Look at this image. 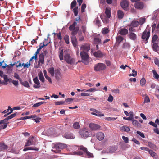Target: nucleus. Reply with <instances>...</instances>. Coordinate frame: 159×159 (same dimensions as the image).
Returning a JSON list of instances; mask_svg holds the SVG:
<instances>
[{
    "label": "nucleus",
    "instance_id": "58",
    "mask_svg": "<svg viewBox=\"0 0 159 159\" xmlns=\"http://www.w3.org/2000/svg\"><path fill=\"white\" fill-rule=\"evenodd\" d=\"M136 133L137 134L140 136L142 138H145V137L144 134L143 133L139 131H137Z\"/></svg>",
    "mask_w": 159,
    "mask_h": 159
},
{
    "label": "nucleus",
    "instance_id": "46",
    "mask_svg": "<svg viewBox=\"0 0 159 159\" xmlns=\"http://www.w3.org/2000/svg\"><path fill=\"white\" fill-rule=\"evenodd\" d=\"M7 75L4 74L3 71L0 70V76L2 78H3L4 80H7Z\"/></svg>",
    "mask_w": 159,
    "mask_h": 159
},
{
    "label": "nucleus",
    "instance_id": "9",
    "mask_svg": "<svg viewBox=\"0 0 159 159\" xmlns=\"http://www.w3.org/2000/svg\"><path fill=\"white\" fill-rule=\"evenodd\" d=\"M120 5L122 8L125 10L128 11L129 9V3L127 0H123L120 3Z\"/></svg>",
    "mask_w": 159,
    "mask_h": 159
},
{
    "label": "nucleus",
    "instance_id": "10",
    "mask_svg": "<svg viewBox=\"0 0 159 159\" xmlns=\"http://www.w3.org/2000/svg\"><path fill=\"white\" fill-rule=\"evenodd\" d=\"M94 57L97 58H101L103 57L106 56V54L103 53L100 50H98L97 51L93 53Z\"/></svg>",
    "mask_w": 159,
    "mask_h": 159
},
{
    "label": "nucleus",
    "instance_id": "52",
    "mask_svg": "<svg viewBox=\"0 0 159 159\" xmlns=\"http://www.w3.org/2000/svg\"><path fill=\"white\" fill-rule=\"evenodd\" d=\"M63 50L59 52V57L60 60L61 61L63 60Z\"/></svg>",
    "mask_w": 159,
    "mask_h": 159
},
{
    "label": "nucleus",
    "instance_id": "26",
    "mask_svg": "<svg viewBox=\"0 0 159 159\" xmlns=\"http://www.w3.org/2000/svg\"><path fill=\"white\" fill-rule=\"evenodd\" d=\"M148 146L151 148L155 150H156L157 149V147L156 146V145L152 143L151 142H148Z\"/></svg>",
    "mask_w": 159,
    "mask_h": 159
},
{
    "label": "nucleus",
    "instance_id": "20",
    "mask_svg": "<svg viewBox=\"0 0 159 159\" xmlns=\"http://www.w3.org/2000/svg\"><path fill=\"white\" fill-rule=\"evenodd\" d=\"M39 61L38 65H39L40 63L43 64L44 63V56L43 53L40 54L39 55Z\"/></svg>",
    "mask_w": 159,
    "mask_h": 159
},
{
    "label": "nucleus",
    "instance_id": "40",
    "mask_svg": "<svg viewBox=\"0 0 159 159\" xmlns=\"http://www.w3.org/2000/svg\"><path fill=\"white\" fill-rule=\"evenodd\" d=\"M77 5V2L75 0H74L71 4L70 8L72 9L74 8Z\"/></svg>",
    "mask_w": 159,
    "mask_h": 159
},
{
    "label": "nucleus",
    "instance_id": "19",
    "mask_svg": "<svg viewBox=\"0 0 159 159\" xmlns=\"http://www.w3.org/2000/svg\"><path fill=\"white\" fill-rule=\"evenodd\" d=\"M96 138L98 140H102L104 138V134L102 132H98L97 133Z\"/></svg>",
    "mask_w": 159,
    "mask_h": 159
},
{
    "label": "nucleus",
    "instance_id": "5",
    "mask_svg": "<svg viewBox=\"0 0 159 159\" xmlns=\"http://www.w3.org/2000/svg\"><path fill=\"white\" fill-rule=\"evenodd\" d=\"M79 133L83 138H87L89 135L88 129L87 128H84L80 129L79 130Z\"/></svg>",
    "mask_w": 159,
    "mask_h": 159
},
{
    "label": "nucleus",
    "instance_id": "44",
    "mask_svg": "<svg viewBox=\"0 0 159 159\" xmlns=\"http://www.w3.org/2000/svg\"><path fill=\"white\" fill-rule=\"evenodd\" d=\"M146 82L145 79L144 78H142L140 81V85L143 86L145 85Z\"/></svg>",
    "mask_w": 159,
    "mask_h": 159
},
{
    "label": "nucleus",
    "instance_id": "7",
    "mask_svg": "<svg viewBox=\"0 0 159 159\" xmlns=\"http://www.w3.org/2000/svg\"><path fill=\"white\" fill-rule=\"evenodd\" d=\"M79 149L83 150L86 154L88 158H93L94 157L93 154L89 152L87 150L86 148L84 147L83 146H80L79 148Z\"/></svg>",
    "mask_w": 159,
    "mask_h": 159
},
{
    "label": "nucleus",
    "instance_id": "27",
    "mask_svg": "<svg viewBox=\"0 0 159 159\" xmlns=\"http://www.w3.org/2000/svg\"><path fill=\"white\" fill-rule=\"evenodd\" d=\"M7 146L4 143H0V151H4L7 149Z\"/></svg>",
    "mask_w": 159,
    "mask_h": 159
},
{
    "label": "nucleus",
    "instance_id": "22",
    "mask_svg": "<svg viewBox=\"0 0 159 159\" xmlns=\"http://www.w3.org/2000/svg\"><path fill=\"white\" fill-rule=\"evenodd\" d=\"M117 17L119 19H122L124 16V13L123 11L120 10H118L117 11Z\"/></svg>",
    "mask_w": 159,
    "mask_h": 159
},
{
    "label": "nucleus",
    "instance_id": "21",
    "mask_svg": "<svg viewBox=\"0 0 159 159\" xmlns=\"http://www.w3.org/2000/svg\"><path fill=\"white\" fill-rule=\"evenodd\" d=\"M63 136L67 139H73L75 138L73 134L71 133H66Z\"/></svg>",
    "mask_w": 159,
    "mask_h": 159
},
{
    "label": "nucleus",
    "instance_id": "4",
    "mask_svg": "<svg viewBox=\"0 0 159 159\" xmlns=\"http://www.w3.org/2000/svg\"><path fill=\"white\" fill-rule=\"evenodd\" d=\"M106 68V66L105 64L99 63L95 65L94 69L95 71H100L105 70Z\"/></svg>",
    "mask_w": 159,
    "mask_h": 159
},
{
    "label": "nucleus",
    "instance_id": "47",
    "mask_svg": "<svg viewBox=\"0 0 159 159\" xmlns=\"http://www.w3.org/2000/svg\"><path fill=\"white\" fill-rule=\"evenodd\" d=\"M102 33L104 34H107L109 32V30L108 28H104L102 29Z\"/></svg>",
    "mask_w": 159,
    "mask_h": 159
},
{
    "label": "nucleus",
    "instance_id": "39",
    "mask_svg": "<svg viewBox=\"0 0 159 159\" xmlns=\"http://www.w3.org/2000/svg\"><path fill=\"white\" fill-rule=\"evenodd\" d=\"M94 43L97 44H100L101 43V40L98 38H95L94 39Z\"/></svg>",
    "mask_w": 159,
    "mask_h": 159
},
{
    "label": "nucleus",
    "instance_id": "60",
    "mask_svg": "<svg viewBox=\"0 0 159 159\" xmlns=\"http://www.w3.org/2000/svg\"><path fill=\"white\" fill-rule=\"evenodd\" d=\"M116 119V118L114 117H106L105 118V120L108 121H114Z\"/></svg>",
    "mask_w": 159,
    "mask_h": 159
},
{
    "label": "nucleus",
    "instance_id": "16",
    "mask_svg": "<svg viewBox=\"0 0 159 159\" xmlns=\"http://www.w3.org/2000/svg\"><path fill=\"white\" fill-rule=\"evenodd\" d=\"M128 33V31L125 28H122L120 29L118 32V34L121 35H126Z\"/></svg>",
    "mask_w": 159,
    "mask_h": 159
},
{
    "label": "nucleus",
    "instance_id": "56",
    "mask_svg": "<svg viewBox=\"0 0 159 159\" xmlns=\"http://www.w3.org/2000/svg\"><path fill=\"white\" fill-rule=\"evenodd\" d=\"M56 105H63L65 104V102L63 101H59L56 102L55 103Z\"/></svg>",
    "mask_w": 159,
    "mask_h": 159
},
{
    "label": "nucleus",
    "instance_id": "63",
    "mask_svg": "<svg viewBox=\"0 0 159 159\" xmlns=\"http://www.w3.org/2000/svg\"><path fill=\"white\" fill-rule=\"evenodd\" d=\"M82 32L84 34H85L86 31V27L85 25H82L81 27Z\"/></svg>",
    "mask_w": 159,
    "mask_h": 159
},
{
    "label": "nucleus",
    "instance_id": "32",
    "mask_svg": "<svg viewBox=\"0 0 159 159\" xmlns=\"http://www.w3.org/2000/svg\"><path fill=\"white\" fill-rule=\"evenodd\" d=\"M39 78L40 80L43 83L44 82V78L42 72H40L38 74Z\"/></svg>",
    "mask_w": 159,
    "mask_h": 159
},
{
    "label": "nucleus",
    "instance_id": "24",
    "mask_svg": "<svg viewBox=\"0 0 159 159\" xmlns=\"http://www.w3.org/2000/svg\"><path fill=\"white\" fill-rule=\"evenodd\" d=\"M105 13L107 18H110L111 16V8H106Z\"/></svg>",
    "mask_w": 159,
    "mask_h": 159
},
{
    "label": "nucleus",
    "instance_id": "35",
    "mask_svg": "<svg viewBox=\"0 0 159 159\" xmlns=\"http://www.w3.org/2000/svg\"><path fill=\"white\" fill-rule=\"evenodd\" d=\"M121 130L125 132H128L130 131V128L127 126H123L121 128Z\"/></svg>",
    "mask_w": 159,
    "mask_h": 159
},
{
    "label": "nucleus",
    "instance_id": "49",
    "mask_svg": "<svg viewBox=\"0 0 159 159\" xmlns=\"http://www.w3.org/2000/svg\"><path fill=\"white\" fill-rule=\"evenodd\" d=\"M73 153L75 155L81 156L83 154V152L82 151H75L73 152Z\"/></svg>",
    "mask_w": 159,
    "mask_h": 159
},
{
    "label": "nucleus",
    "instance_id": "29",
    "mask_svg": "<svg viewBox=\"0 0 159 159\" xmlns=\"http://www.w3.org/2000/svg\"><path fill=\"white\" fill-rule=\"evenodd\" d=\"M39 150V148L37 147H26L24 148L23 150V151H25L28 150H34L36 151H38Z\"/></svg>",
    "mask_w": 159,
    "mask_h": 159
},
{
    "label": "nucleus",
    "instance_id": "37",
    "mask_svg": "<svg viewBox=\"0 0 159 159\" xmlns=\"http://www.w3.org/2000/svg\"><path fill=\"white\" fill-rule=\"evenodd\" d=\"M12 67H11L10 66L8 65L7 67L6 68L7 73L9 74H11L12 72Z\"/></svg>",
    "mask_w": 159,
    "mask_h": 159
},
{
    "label": "nucleus",
    "instance_id": "3",
    "mask_svg": "<svg viewBox=\"0 0 159 159\" xmlns=\"http://www.w3.org/2000/svg\"><path fill=\"white\" fill-rule=\"evenodd\" d=\"M77 25V22L74 21L73 24L69 27V30L72 31L71 35H76L78 33L79 28L78 27L76 26Z\"/></svg>",
    "mask_w": 159,
    "mask_h": 159
},
{
    "label": "nucleus",
    "instance_id": "12",
    "mask_svg": "<svg viewBox=\"0 0 159 159\" xmlns=\"http://www.w3.org/2000/svg\"><path fill=\"white\" fill-rule=\"evenodd\" d=\"M150 32L149 31H148V32H147L146 31H145L143 33L142 36V39H146V43H147L148 42V40L150 36Z\"/></svg>",
    "mask_w": 159,
    "mask_h": 159
},
{
    "label": "nucleus",
    "instance_id": "28",
    "mask_svg": "<svg viewBox=\"0 0 159 159\" xmlns=\"http://www.w3.org/2000/svg\"><path fill=\"white\" fill-rule=\"evenodd\" d=\"M152 47L154 51L157 52V51H158L159 46L157 43H153V45H152Z\"/></svg>",
    "mask_w": 159,
    "mask_h": 159
},
{
    "label": "nucleus",
    "instance_id": "38",
    "mask_svg": "<svg viewBox=\"0 0 159 159\" xmlns=\"http://www.w3.org/2000/svg\"><path fill=\"white\" fill-rule=\"evenodd\" d=\"M48 71L51 76H54V69L53 67L49 68L48 69Z\"/></svg>",
    "mask_w": 159,
    "mask_h": 159
},
{
    "label": "nucleus",
    "instance_id": "34",
    "mask_svg": "<svg viewBox=\"0 0 159 159\" xmlns=\"http://www.w3.org/2000/svg\"><path fill=\"white\" fill-rule=\"evenodd\" d=\"M148 152L150 155L153 157L155 158L156 157H157V156L156 153L154 152L153 150H150Z\"/></svg>",
    "mask_w": 159,
    "mask_h": 159
},
{
    "label": "nucleus",
    "instance_id": "14",
    "mask_svg": "<svg viewBox=\"0 0 159 159\" xmlns=\"http://www.w3.org/2000/svg\"><path fill=\"white\" fill-rule=\"evenodd\" d=\"M55 77L56 80L58 81L60 80L61 79L62 75L59 70H56Z\"/></svg>",
    "mask_w": 159,
    "mask_h": 159
},
{
    "label": "nucleus",
    "instance_id": "43",
    "mask_svg": "<svg viewBox=\"0 0 159 159\" xmlns=\"http://www.w3.org/2000/svg\"><path fill=\"white\" fill-rule=\"evenodd\" d=\"M17 114L18 113L17 112H16L13 114H11L10 116L6 117L7 119V120L11 119L17 115Z\"/></svg>",
    "mask_w": 159,
    "mask_h": 159
},
{
    "label": "nucleus",
    "instance_id": "8",
    "mask_svg": "<svg viewBox=\"0 0 159 159\" xmlns=\"http://www.w3.org/2000/svg\"><path fill=\"white\" fill-rule=\"evenodd\" d=\"M90 49V45L87 43H85L82 45L80 47L81 51H84V52H88Z\"/></svg>",
    "mask_w": 159,
    "mask_h": 159
},
{
    "label": "nucleus",
    "instance_id": "45",
    "mask_svg": "<svg viewBox=\"0 0 159 159\" xmlns=\"http://www.w3.org/2000/svg\"><path fill=\"white\" fill-rule=\"evenodd\" d=\"M44 103H45L44 102L41 101V102H38V103H35V104H34L32 106V107H37L40 106V105L43 104Z\"/></svg>",
    "mask_w": 159,
    "mask_h": 159
},
{
    "label": "nucleus",
    "instance_id": "36",
    "mask_svg": "<svg viewBox=\"0 0 159 159\" xmlns=\"http://www.w3.org/2000/svg\"><path fill=\"white\" fill-rule=\"evenodd\" d=\"M73 126L75 129H79L80 127L79 123L77 122H75L73 123Z\"/></svg>",
    "mask_w": 159,
    "mask_h": 159
},
{
    "label": "nucleus",
    "instance_id": "42",
    "mask_svg": "<svg viewBox=\"0 0 159 159\" xmlns=\"http://www.w3.org/2000/svg\"><path fill=\"white\" fill-rule=\"evenodd\" d=\"M78 7H75L74 8H73V11L74 13V15L75 16H77L78 14Z\"/></svg>",
    "mask_w": 159,
    "mask_h": 159
},
{
    "label": "nucleus",
    "instance_id": "48",
    "mask_svg": "<svg viewBox=\"0 0 159 159\" xmlns=\"http://www.w3.org/2000/svg\"><path fill=\"white\" fill-rule=\"evenodd\" d=\"M158 38V36L157 35H154L152 39V43H154L155 42L156 40Z\"/></svg>",
    "mask_w": 159,
    "mask_h": 159
},
{
    "label": "nucleus",
    "instance_id": "13",
    "mask_svg": "<svg viewBox=\"0 0 159 159\" xmlns=\"http://www.w3.org/2000/svg\"><path fill=\"white\" fill-rule=\"evenodd\" d=\"M75 35H71L72 36L71 37V42L74 47H76L78 45V42Z\"/></svg>",
    "mask_w": 159,
    "mask_h": 159
},
{
    "label": "nucleus",
    "instance_id": "55",
    "mask_svg": "<svg viewBox=\"0 0 159 159\" xmlns=\"http://www.w3.org/2000/svg\"><path fill=\"white\" fill-rule=\"evenodd\" d=\"M117 150L116 148L114 146L111 147L109 148V151L111 152H113Z\"/></svg>",
    "mask_w": 159,
    "mask_h": 159
},
{
    "label": "nucleus",
    "instance_id": "30",
    "mask_svg": "<svg viewBox=\"0 0 159 159\" xmlns=\"http://www.w3.org/2000/svg\"><path fill=\"white\" fill-rule=\"evenodd\" d=\"M133 125L136 127L140 128L141 127V124L139 123L138 121L136 120H133L132 121Z\"/></svg>",
    "mask_w": 159,
    "mask_h": 159
},
{
    "label": "nucleus",
    "instance_id": "11",
    "mask_svg": "<svg viewBox=\"0 0 159 159\" xmlns=\"http://www.w3.org/2000/svg\"><path fill=\"white\" fill-rule=\"evenodd\" d=\"M89 127L90 129L93 131H96L99 129L101 126L99 125L93 123H91L89 125Z\"/></svg>",
    "mask_w": 159,
    "mask_h": 159
},
{
    "label": "nucleus",
    "instance_id": "2",
    "mask_svg": "<svg viewBox=\"0 0 159 159\" xmlns=\"http://www.w3.org/2000/svg\"><path fill=\"white\" fill-rule=\"evenodd\" d=\"M80 55L82 59L81 62L85 65H88L89 61V57L88 52L81 51Z\"/></svg>",
    "mask_w": 159,
    "mask_h": 159
},
{
    "label": "nucleus",
    "instance_id": "62",
    "mask_svg": "<svg viewBox=\"0 0 159 159\" xmlns=\"http://www.w3.org/2000/svg\"><path fill=\"white\" fill-rule=\"evenodd\" d=\"M22 84L24 86H25L26 87H27V88L29 87V84L26 81L23 82V83H22Z\"/></svg>",
    "mask_w": 159,
    "mask_h": 159
},
{
    "label": "nucleus",
    "instance_id": "25",
    "mask_svg": "<svg viewBox=\"0 0 159 159\" xmlns=\"http://www.w3.org/2000/svg\"><path fill=\"white\" fill-rule=\"evenodd\" d=\"M129 37L131 39L133 40H135L137 38V36L134 33H129Z\"/></svg>",
    "mask_w": 159,
    "mask_h": 159
},
{
    "label": "nucleus",
    "instance_id": "61",
    "mask_svg": "<svg viewBox=\"0 0 159 159\" xmlns=\"http://www.w3.org/2000/svg\"><path fill=\"white\" fill-rule=\"evenodd\" d=\"M133 28L134 27H131L129 28V33H134V32H135V29H134Z\"/></svg>",
    "mask_w": 159,
    "mask_h": 159
},
{
    "label": "nucleus",
    "instance_id": "1",
    "mask_svg": "<svg viewBox=\"0 0 159 159\" xmlns=\"http://www.w3.org/2000/svg\"><path fill=\"white\" fill-rule=\"evenodd\" d=\"M66 145L61 143H57L53 145L52 150L55 153H58L59 150L67 147Z\"/></svg>",
    "mask_w": 159,
    "mask_h": 159
},
{
    "label": "nucleus",
    "instance_id": "50",
    "mask_svg": "<svg viewBox=\"0 0 159 159\" xmlns=\"http://www.w3.org/2000/svg\"><path fill=\"white\" fill-rule=\"evenodd\" d=\"M86 7V5L85 4L83 3L82 4L81 7V11L82 13H83L85 11V9Z\"/></svg>",
    "mask_w": 159,
    "mask_h": 159
},
{
    "label": "nucleus",
    "instance_id": "59",
    "mask_svg": "<svg viewBox=\"0 0 159 159\" xmlns=\"http://www.w3.org/2000/svg\"><path fill=\"white\" fill-rule=\"evenodd\" d=\"M48 43H46V44H45L44 43H43V45L42 43H40L39 46V49L41 50L42 48H43L44 46H47Z\"/></svg>",
    "mask_w": 159,
    "mask_h": 159
},
{
    "label": "nucleus",
    "instance_id": "51",
    "mask_svg": "<svg viewBox=\"0 0 159 159\" xmlns=\"http://www.w3.org/2000/svg\"><path fill=\"white\" fill-rule=\"evenodd\" d=\"M156 24L155 23L153 22L152 27V32L156 30Z\"/></svg>",
    "mask_w": 159,
    "mask_h": 159
},
{
    "label": "nucleus",
    "instance_id": "53",
    "mask_svg": "<svg viewBox=\"0 0 159 159\" xmlns=\"http://www.w3.org/2000/svg\"><path fill=\"white\" fill-rule=\"evenodd\" d=\"M152 72L154 75V77L156 79H158L159 78V75L156 72V71L155 70H153Z\"/></svg>",
    "mask_w": 159,
    "mask_h": 159
},
{
    "label": "nucleus",
    "instance_id": "17",
    "mask_svg": "<svg viewBox=\"0 0 159 159\" xmlns=\"http://www.w3.org/2000/svg\"><path fill=\"white\" fill-rule=\"evenodd\" d=\"M34 144V137H30L28 139V140L26 143L25 146H29L32 145H33Z\"/></svg>",
    "mask_w": 159,
    "mask_h": 159
},
{
    "label": "nucleus",
    "instance_id": "18",
    "mask_svg": "<svg viewBox=\"0 0 159 159\" xmlns=\"http://www.w3.org/2000/svg\"><path fill=\"white\" fill-rule=\"evenodd\" d=\"M33 81L34 83L37 84V85L34 84L33 85V87L34 88H39L40 87L39 81L37 77H36L33 79Z\"/></svg>",
    "mask_w": 159,
    "mask_h": 159
},
{
    "label": "nucleus",
    "instance_id": "23",
    "mask_svg": "<svg viewBox=\"0 0 159 159\" xmlns=\"http://www.w3.org/2000/svg\"><path fill=\"white\" fill-rule=\"evenodd\" d=\"M139 22L138 21L134 20H133L129 25L130 27H137L139 26Z\"/></svg>",
    "mask_w": 159,
    "mask_h": 159
},
{
    "label": "nucleus",
    "instance_id": "41",
    "mask_svg": "<svg viewBox=\"0 0 159 159\" xmlns=\"http://www.w3.org/2000/svg\"><path fill=\"white\" fill-rule=\"evenodd\" d=\"M64 39L67 44H69V37L68 35H65L64 37Z\"/></svg>",
    "mask_w": 159,
    "mask_h": 159
},
{
    "label": "nucleus",
    "instance_id": "31",
    "mask_svg": "<svg viewBox=\"0 0 159 159\" xmlns=\"http://www.w3.org/2000/svg\"><path fill=\"white\" fill-rule=\"evenodd\" d=\"M91 114L98 116H104V114H102L101 112L97 110L96 111L95 113L92 112L91 113Z\"/></svg>",
    "mask_w": 159,
    "mask_h": 159
},
{
    "label": "nucleus",
    "instance_id": "64",
    "mask_svg": "<svg viewBox=\"0 0 159 159\" xmlns=\"http://www.w3.org/2000/svg\"><path fill=\"white\" fill-rule=\"evenodd\" d=\"M122 139L124 141L125 143H127L128 142L129 139L127 137H126L124 136H123L122 137Z\"/></svg>",
    "mask_w": 159,
    "mask_h": 159
},
{
    "label": "nucleus",
    "instance_id": "54",
    "mask_svg": "<svg viewBox=\"0 0 159 159\" xmlns=\"http://www.w3.org/2000/svg\"><path fill=\"white\" fill-rule=\"evenodd\" d=\"M145 18H140L139 19V24L141 25H143L145 21Z\"/></svg>",
    "mask_w": 159,
    "mask_h": 159
},
{
    "label": "nucleus",
    "instance_id": "6",
    "mask_svg": "<svg viewBox=\"0 0 159 159\" xmlns=\"http://www.w3.org/2000/svg\"><path fill=\"white\" fill-rule=\"evenodd\" d=\"M64 58L68 64L72 65L75 62V59L68 54L64 55Z\"/></svg>",
    "mask_w": 159,
    "mask_h": 159
},
{
    "label": "nucleus",
    "instance_id": "33",
    "mask_svg": "<svg viewBox=\"0 0 159 159\" xmlns=\"http://www.w3.org/2000/svg\"><path fill=\"white\" fill-rule=\"evenodd\" d=\"M124 39V38L121 36H118L116 37V42L117 43L119 44Z\"/></svg>",
    "mask_w": 159,
    "mask_h": 159
},
{
    "label": "nucleus",
    "instance_id": "15",
    "mask_svg": "<svg viewBox=\"0 0 159 159\" xmlns=\"http://www.w3.org/2000/svg\"><path fill=\"white\" fill-rule=\"evenodd\" d=\"M134 6L137 9H142L143 8L144 5L143 2H139L136 3L134 4Z\"/></svg>",
    "mask_w": 159,
    "mask_h": 159
},
{
    "label": "nucleus",
    "instance_id": "57",
    "mask_svg": "<svg viewBox=\"0 0 159 159\" xmlns=\"http://www.w3.org/2000/svg\"><path fill=\"white\" fill-rule=\"evenodd\" d=\"M150 102V100L149 97L148 96H145L144 98V103H149Z\"/></svg>",
    "mask_w": 159,
    "mask_h": 159
}]
</instances>
